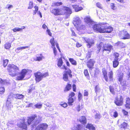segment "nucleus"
I'll return each mask as SVG.
<instances>
[{"mask_svg": "<svg viewBox=\"0 0 130 130\" xmlns=\"http://www.w3.org/2000/svg\"><path fill=\"white\" fill-rule=\"evenodd\" d=\"M50 11L53 15L55 16H61L65 14H70L72 12L71 9L68 7L63 6L61 8H51Z\"/></svg>", "mask_w": 130, "mask_h": 130, "instance_id": "1", "label": "nucleus"}, {"mask_svg": "<svg viewBox=\"0 0 130 130\" xmlns=\"http://www.w3.org/2000/svg\"><path fill=\"white\" fill-rule=\"evenodd\" d=\"M95 30L101 33H109L113 30V28L106 23H102L95 25L93 27Z\"/></svg>", "mask_w": 130, "mask_h": 130, "instance_id": "2", "label": "nucleus"}, {"mask_svg": "<svg viewBox=\"0 0 130 130\" xmlns=\"http://www.w3.org/2000/svg\"><path fill=\"white\" fill-rule=\"evenodd\" d=\"M36 117H37V116L35 115L28 117L27 120V124L26 123L25 119L23 118L20 119V122L17 124V125L18 128L22 130H26L27 129V126L29 125L32 123L33 121Z\"/></svg>", "mask_w": 130, "mask_h": 130, "instance_id": "3", "label": "nucleus"}, {"mask_svg": "<svg viewBox=\"0 0 130 130\" xmlns=\"http://www.w3.org/2000/svg\"><path fill=\"white\" fill-rule=\"evenodd\" d=\"M7 70L9 74L12 77L17 75V71L20 70L19 68L13 64H9L7 67Z\"/></svg>", "mask_w": 130, "mask_h": 130, "instance_id": "4", "label": "nucleus"}, {"mask_svg": "<svg viewBox=\"0 0 130 130\" xmlns=\"http://www.w3.org/2000/svg\"><path fill=\"white\" fill-rule=\"evenodd\" d=\"M82 21L80 18L76 17L74 21L73 24L77 30L79 31H82L86 29V26L84 25H80Z\"/></svg>", "mask_w": 130, "mask_h": 130, "instance_id": "5", "label": "nucleus"}, {"mask_svg": "<svg viewBox=\"0 0 130 130\" xmlns=\"http://www.w3.org/2000/svg\"><path fill=\"white\" fill-rule=\"evenodd\" d=\"M102 75L103 78L106 82L112 81L113 80V73L112 71L111 70L108 73V76L109 80H108V73L106 69L105 68L102 69Z\"/></svg>", "mask_w": 130, "mask_h": 130, "instance_id": "6", "label": "nucleus"}, {"mask_svg": "<svg viewBox=\"0 0 130 130\" xmlns=\"http://www.w3.org/2000/svg\"><path fill=\"white\" fill-rule=\"evenodd\" d=\"M34 75L35 77V80L36 83L39 82L43 78L46 77L49 75V73L48 72L42 73L39 71L35 73Z\"/></svg>", "mask_w": 130, "mask_h": 130, "instance_id": "7", "label": "nucleus"}, {"mask_svg": "<svg viewBox=\"0 0 130 130\" xmlns=\"http://www.w3.org/2000/svg\"><path fill=\"white\" fill-rule=\"evenodd\" d=\"M31 72V71L28 69H22L20 72L19 73V75L17 77L16 80L19 81L23 80L26 75L28 74Z\"/></svg>", "mask_w": 130, "mask_h": 130, "instance_id": "8", "label": "nucleus"}, {"mask_svg": "<svg viewBox=\"0 0 130 130\" xmlns=\"http://www.w3.org/2000/svg\"><path fill=\"white\" fill-rule=\"evenodd\" d=\"M113 46L111 45L105 44L103 46L102 53L103 54H107L110 53Z\"/></svg>", "mask_w": 130, "mask_h": 130, "instance_id": "9", "label": "nucleus"}, {"mask_svg": "<svg viewBox=\"0 0 130 130\" xmlns=\"http://www.w3.org/2000/svg\"><path fill=\"white\" fill-rule=\"evenodd\" d=\"M68 71H65L63 74V79L65 81H68L69 80L68 74L70 77L72 78V77L71 70L69 69H68Z\"/></svg>", "mask_w": 130, "mask_h": 130, "instance_id": "10", "label": "nucleus"}, {"mask_svg": "<svg viewBox=\"0 0 130 130\" xmlns=\"http://www.w3.org/2000/svg\"><path fill=\"white\" fill-rule=\"evenodd\" d=\"M123 103V98L122 96H120L119 98L116 96L114 101V103L118 106H121L122 105Z\"/></svg>", "mask_w": 130, "mask_h": 130, "instance_id": "11", "label": "nucleus"}, {"mask_svg": "<svg viewBox=\"0 0 130 130\" xmlns=\"http://www.w3.org/2000/svg\"><path fill=\"white\" fill-rule=\"evenodd\" d=\"M95 63V61L93 59H90L87 61L86 66L88 68L89 70H91L93 68Z\"/></svg>", "mask_w": 130, "mask_h": 130, "instance_id": "12", "label": "nucleus"}, {"mask_svg": "<svg viewBox=\"0 0 130 130\" xmlns=\"http://www.w3.org/2000/svg\"><path fill=\"white\" fill-rule=\"evenodd\" d=\"M121 36L123 37L122 38L123 39H130V35L125 30L122 31L121 32Z\"/></svg>", "mask_w": 130, "mask_h": 130, "instance_id": "13", "label": "nucleus"}, {"mask_svg": "<svg viewBox=\"0 0 130 130\" xmlns=\"http://www.w3.org/2000/svg\"><path fill=\"white\" fill-rule=\"evenodd\" d=\"M86 42L87 43L86 46L88 48H89L94 45V41L92 39L88 38L85 40Z\"/></svg>", "mask_w": 130, "mask_h": 130, "instance_id": "14", "label": "nucleus"}, {"mask_svg": "<svg viewBox=\"0 0 130 130\" xmlns=\"http://www.w3.org/2000/svg\"><path fill=\"white\" fill-rule=\"evenodd\" d=\"M50 43L52 45V47L55 46V44L57 48L59 50V52H60V50L59 46L57 42H56L55 43L54 40V39L53 37L50 40Z\"/></svg>", "mask_w": 130, "mask_h": 130, "instance_id": "15", "label": "nucleus"}, {"mask_svg": "<svg viewBox=\"0 0 130 130\" xmlns=\"http://www.w3.org/2000/svg\"><path fill=\"white\" fill-rule=\"evenodd\" d=\"M72 6L75 11L76 12L82 10L83 9V6L80 5H72Z\"/></svg>", "mask_w": 130, "mask_h": 130, "instance_id": "16", "label": "nucleus"}, {"mask_svg": "<svg viewBox=\"0 0 130 130\" xmlns=\"http://www.w3.org/2000/svg\"><path fill=\"white\" fill-rule=\"evenodd\" d=\"M62 58L64 59V58L63 56H61L60 58L58 59L57 65L59 67H61L63 63Z\"/></svg>", "mask_w": 130, "mask_h": 130, "instance_id": "17", "label": "nucleus"}, {"mask_svg": "<svg viewBox=\"0 0 130 130\" xmlns=\"http://www.w3.org/2000/svg\"><path fill=\"white\" fill-rule=\"evenodd\" d=\"M125 107L128 109H130V99L129 97H127L126 99Z\"/></svg>", "mask_w": 130, "mask_h": 130, "instance_id": "18", "label": "nucleus"}, {"mask_svg": "<svg viewBox=\"0 0 130 130\" xmlns=\"http://www.w3.org/2000/svg\"><path fill=\"white\" fill-rule=\"evenodd\" d=\"M116 45L120 48H124L126 47L125 44L121 41H118L115 43Z\"/></svg>", "mask_w": 130, "mask_h": 130, "instance_id": "19", "label": "nucleus"}, {"mask_svg": "<svg viewBox=\"0 0 130 130\" xmlns=\"http://www.w3.org/2000/svg\"><path fill=\"white\" fill-rule=\"evenodd\" d=\"M94 21H93L92 20H91L89 22H88L86 24H85L86 27L87 26L88 27H90L92 26H93V28L94 30H95L94 29L93 27L95 25H96L97 24H94Z\"/></svg>", "mask_w": 130, "mask_h": 130, "instance_id": "20", "label": "nucleus"}, {"mask_svg": "<svg viewBox=\"0 0 130 130\" xmlns=\"http://www.w3.org/2000/svg\"><path fill=\"white\" fill-rule=\"evenodd\" d=\"M119 64V60L118 59H114L112 61V66L113 68H116Z\"/></svg>", "mask_w": 130, "mask_h": 130, "instance_id": "21", "label": "nucleus"}, {"mask_svg": "<svg viewBox=\"0 0 130 130\" xmlns=\"http://www.w3.org/2000/svg\"><path fill=\"white\" fill-rule=\"evenodd\" d=\"M124 74L122 72H119L118 74V81L121 83L123 80Z\"/></svg>", "mask_w": 130, "mask_h": 130, "instance_id": "22", "label": "nucleus"}, {"mask_svg": "<svg viewBox=\"0 0 130 130\" xmlns=\"http://www.w3.org/2000/svg\"><path fill=\"white\" fill-rule=\"evenodd\" d=\"M62 3L61 2H57L53 3L51 6L52 7H57L62 5Z\"/></svg>", "mask_w": 130, "mask_h": 130, "instance_id": "23", "label": "nucleus"}, {"mask_svg": "<svg viewBox=\"0 0 130 130\" xmlns=\"http://www.w3.org/2000/svg\"><path fill=\"white\" fill-rule=\"evenodd\" d=\"M86 128L89 129V130H95V128L93 125L90 124H87Z\"/></svg>", "mask_w": 130, "mask_h": 130, "instance_id": "24", "label": "nucleus"}, {"mask_svg": "<svg viewBox=\"0 0 130 130\" xmlns=\"http://www.w3.org/2000/svg\"><path fill=\"white\" fill-rule=\"evenodd\" d=\"M74 99L73 98H69L68 99V104L69 106L72 105H73V103L74 102V99Z\"/></svg>", "mask_w": 130, "mask_h": 130, "instance_id": "25", "label": "nucleus"}, {"mask_svg": "<svg viewBox=\"0 0 130 130\" xmlns=\"http://www.w3.org/2000/svg\"><path fill=\"white\" fill-rule=\"evenodd\" d=\"M14 95L15 96V98L17 100L21 99H23L24 97V96L22 94H14Z\"/></svg>", "mask_w": 130, "mask_h": 130, "instance_id": "26", "label": "nucleus"}, {"mask_svg": "<svg viewBox=\"0 0 130 130\" xmlns=\"http://www.w3.org/2000/svg\"><path fill=\"white\" fill-rule=\"evenodd\" d=\"M84 73L85 76L87 79L88 80H90V77L87 69H84Z\"/></svg>", "mask_w": 130, "mask_h": 130, "instance_id": "27", "label": "nucleus"}, {"mask_svg": "<svg viewBox=\"0 0 130 130\" xmlns=\"http://www.w3.org/2000/svg\"><path fill=\"white\" fill-rule=\"evenodd\" d=\"M80 122L83 124H85L86 123V119L85 116H82L80 119H79Z\"/></svg>", "mask_w": 130, "mask_h": 130, "instance_id": "28", "label": "nucleus"}, {"mask_svg": "<svg viewBox=\"0 0 130 130\" xmlns=\"http://www.w3.org/2000/svg\"><path fill=\"white\" fill-rule=\"evenodd\" d=\"M47 127V125L45 124H40L39 126V129L42 130L45 129Z\"/></svg>", "mask_w": 130, "mask_h": 130, "instance_id": "29", "label": "nucleus"}, {"mask_svg": "<svg viewBox=\"0 0 130 130\" xmlns=\"http://www.w3.org/2000/svg\"><path fill=\"white\" fill-rule=\"evenodd\" d=\"M40 56L37 57L36 58H34V61H40L42 60V59L44 58L43 57L42 55V54H40L39 55Z\"/></svg>", "mask_w": 130, "mask_h": 130, "instance_id": "30", "label": "nucleus"}, {"mask_svg": "<svg viewBox=\"0 0 130 130\" xmlns=\"http://www.w3.org/2000/svg\"><path fill=\"white\" fill-rule=\"evenodd\" d=\"M71 86H72L71 84H70L68 83L64 88V91H69L71 89Z\"/></svg>", "mask_w": 130, "mask_h": 130, "instance_id": "31", "label": "nucleus"}, {"mask_svg": "<svg viewBox=\"0 0 130 130\" xmlns=\"http://www.w3.org/2000/svg\"><path fill=\"white\" fill-rule=\"evenodd\" d=\"M69 60L72 64L74 66H76L77 64L76 61L74 59L70 58L69 59Z\"/></svg>", "mask_w": 130, "mask_h": 130, "instance_id": "32", "label": "nucleus"}, {"mask_svg": "<svg viewBox=\"0 0 130 130\" xmlns=\"http://www.w3.org/2000/svg\"><path fill=\"white\" fill-rule=\"evenodd\" d=\"M11 43L7 42L4 45V47L6 49H9L11 47Z\"/></svg>", "mask_w": 130, "mask_h": 130, "instance_id": "33", "label": "nucleus"}, {"mask_svg": "<svg viewBox=\"0 0 130 130\" xmlns=\"http://www.w3.org/2000/svg\"><path fill=\"white\" fill-rule=\"evenodd\" d=\"M13 94L11 93L8 95L7 100L8 101H11L12 100H13Z\"/></svg>", "mask_w": 130, "mask_h": 130, "instance_id": "34", "label": "nucleus"}, {"mask_svg": "<svg viewBox=\"0 0 130 130\" xmlns=\"http://www.w3.org/2000/svg\"><path fill=\"white\" fill-rule=\"evenodd\" d=\"M127 123L124 122L120 125L119 126L120 127V128L125 129L127 127Z\"/></svg>", "mask_w": 130, "mask_h": 130, "instance_id": "35", "label": "nucleus"}, {"mask_svg": "<svg viewBox=\"0 0 130 130\" xmlns=\"http://www.w3.org/2000/svg\"><path fill=\"white\" fill-rule=\"evenodd\" d=\"M41 120L40 118H38L34 122L33 124V125L34 126H36L40 122Z\"/></svg>", "mask_w": 130, "mask_h": 130, "instance_id": "36", "label": "nucleus"}, {"mask_svg": "<svg viewBox=\"0 0 130 130\" xmlns=\"http://www.w3.org/2000/svg\"><path fill=\"white\" fill-rule=\"evenodd\" d=\"M113 56L114 57V59H118L119 60V54L117 52H115L113 54Z\"/></svg>", "mask_w": 130, "mask_h": 130, "instance_id": "37", "label": "nucleus"}, {"mask_svg": "<svg viewBox=\"0 0 130 130\" xmlns=\"http://www.w3.org/2000/svg\"><path fill=\"white\" fill-rule=\"evenodd\" d=\"M23 28H15L12 29V30L14 32H16L17 31H20L22 30L25 27L24 26H23Z\"/></svg>", "mask_w": 130, "mask_h": 130, "instance_id": "38", "label": "nucleus"}, {"mask_svg": "<svg viewBox=\"0 0 130 130\" xmlns=\"http://www.w3.org/2000/svg\"><path fill=\"white\" fill-rule=\"evenodd\" d=\"M72 130H80V125L79 124L77 126H74L72 128Z\"/></svg>", "mask_w": 130, "mask_h": 130, "instance_id": "39", "label": "nucleus"}, {"mask_svg": "<svg viewBox=\"0 0 130 130\" xmlns=\"http://www.w3.org/2000/svg\"><path fill=\"white\" fill-rule=\"evenodd\" d=\"M84 22L86 23L85 24H86L92 20L89 17H86L84 18Z\"/></svg>", "mask_w": 130, "mask_h": 130, "instance_id": "40", "label": "nucleus"}, {"mask_svg": "<svg viewBox=\"0 0 130 130\" xmlns=\"http://www.w3.org/2000/svg\"><path fill=\"white\" fill-rule=\"evenodd\" d=\"M8 83L7 80L6 79L3 80L2 78H0V83L1 85H5L7 84Z\"/></svg>", "mask_w": 130, "mask_h": 130, "instance_id": "41", "label": "nucleus"}, {"mask_svg": "<svg viewBox=\"0 0 130 130\" xmlns=\"http://www.w3.org/2000/svg\"><path fill=\"white\" fill-rule=\"evenodd\" d=\"M10 102V101H7V102L6 103V105L8 108H11V107H13V106L11 105V103Z\"/></svg>", "mask_w": 130, "mask_h": 130, "instance_id": "42", "label": "nucleus"}, {"mask_svg": "<svg viewBox=\"0 0 130 130\" xmlns=\"http://www.w3.org/2000/svg\"><path fill=\"white\" fill-rule=\"evenodd\" d=\"M35 90V87L30 86L29 87V88L28 90V93H30L33 92Z\"/></svg>", "mask_w": 130, "mask_h": 130, "instance_id": "43", "label": "nucleus"}, {"mask_svg": "<svg viewBox=\"0 0 130 130\" xmlns=\"http://www.w3.org/2000/svg\"><path fill=\"white\" fill-rule=\"evenodd\" d=\"M42 106V104L41 103H38L35 105V107L38 109L41 108Z\"/></svg>", "mask_w": 130, "mask_h": 130, "instance_id": "44", "label": "nucleus"}, {"mask_svg": "<svg viewBox=\"0 0 130 130\" xmlns=\"http://www.w3.org/2000/svg\"><path fill=\"white\" fill-rule=\"evenodd\" d=\"M60 105L64 108L68 106V104L67 103L63 102H61Z\"/></svg>", "mask_w": 130, "mask_h": 130, "instance_id": "45", "label": "nucleus"}, {"mask_svg": "<svg viewBox=\"0 0 130 130\" xmlns=\"http://www.w3.org/2000/svg\"><path fill=\"white\" fill-rule=\"evenodd\" d=\"M9 60L7 59H6L3 60V64L4 67H5L8 64Z\"/></svg>", "mask_w": 130, "mask_h": 130, "instance_id": "46", "label": "nucleus"}, {"mask_svg": "<svg viewBox=\"0 0 130 130\" xmlns=\"http://www.w3.org/2000/svg\"><path fill=\"white\" fill-rule=\"evenodd\" d=\"M5 91V89L4 87H0V94H3Z\"/></svg>", "mask_w": 130, "mask_h": 130, "instance_id": "47", "label": "nucleus"}, {"mask_svg": "<svg viewBox=\"0 0 130 130\" xmlns=\"http://www.w3.org/2000/svg\"><path fill=\"white\" fill-rule=\"evenodd\" d=\"M34 8L35 9V10H33V15L35 14H36L37 12L38 11V9H39L38 7L36 5L34 7Z\"/></svg>", "mask_w": 130, "mask_h": 130, "instance_id": "48", "label": "nucleus"}, {"mask_svg": "<svg viewBox=\"0 0 130 130\" xmlns=\"http://www.w3.org/2000/svg\"><path fill=\"white\" fill-rule=\"evenodd\" d=\"M110 92L113 94H115V93L114 88L112 86H110L109 87Z\"/></svg>", "mask_w": 130, "mask_h": 130, "instance_id": "49", "label": "nucleus"}, {"mask_svg": "<svg viewBox=\"0 0 130 130\" xmlns=\"http://www.w3.org/2000/svg\"><path fill=\"white\" fill-rule=\"evenodd\" d=\"M29 47L28 46H25L23 47H17V49L18 51L21 50V51L23 49H25L26 48H28Z\"/></svg>", "mask_w": 130, "mask_h": 130, "instance_id": "50", "label": "nucleus"}, {"mask_svg": "<svg viewBox=\"0 0 130 130\" xmlns=\"http://www.w3.org/2000/svg\"><path fill=\"white\" fill-rule=\"evenodd\" d=\"M29 6L28 7V9H31L33 7V4L32 2L30 1L29 3Z\"/></svg>", "mask_w": 130, "mask_h": 130, "instance_id": "51", "label": "nucleus"}, {"mask_svg": "<svg viewBox=\"0 0 130 130\" xmlns=\"http://www.w3.org/2000/svg\"><path fill=\"white\" fill-rule=\"evenodd\" d=\"M91 52H88L86 55V58L87 59L90 58L91 57Z\"/></svg>", "mask_w": 130, "mask_h": 130, "instance_id": "52", "label": "nucleus"}, {"mask_svg": "<svg viewBox=\"0 0 130 130\" xmlns=\"http://www.w3.org/2000/svg\"><path fill=\"white\" fill-rule=\"evenodd\" d=\"M102 47V45L101 44H99L97 46V47L98 49L97 52V53H99Z\"/></svg>", "mask_w": 130, "mask_h": 130, "instance_id": "53", "label": "nucleus"}, {"mask_svg": "<svg viewBox=\"0 0 130 130\" xmlns=\"http://www.w3.org/2000/svg\"><path fill=\"white\" fill-rule=\"evenodd\" d=\"M75 94L74 92H72L69 94V98H73L75 95Z\"/></svg>", "mask_w": 130, "mask_h": 130, "instance_id": "54", "label": "nucleus"}, {"mask_svg": "<svg viewBox=\"0 0 130 130\" xmlns=\"http://www.w3.org/2000/svg\"><path fill=\"white\" fill-rule=\"evenodd\" d=\"M96 6L100 9H102L103 8L102 5L99 2H98L96 3Z\"/></svg>", "mask_w": 130, "mask_h": 130, "instance_id": "55", "label": "nucleus"}, {"mask_svg": "<svg viewBox=\"0 0 130 130\" xmlns=\"http://www.w3.org/2000/svg\"><path fill=\"white\" fill-rule=\"evenodd\" d=\"M53 51V53L55 56H56L57 54V50L55 46L52 47Z\"/></svg>", "mask_w": 130, "mask_h": 130, "instance_id": "56", "label": "nucleus"}, {"mask_svg": "<svg viewBox=\"0 0 130 130\" xmlns=\"http://www.w3.org/2000/svg\"><path fill=\"white\" fill-rule=\"evenodd\" d=\"M110 7L111 9H112L113 10H115L116 9L115 8V4L114 3H111Z\"/></svg>", "mask_w": 130, "mask_h": 130, "instance_id": "57", "label": "nucleus"}, {"mask_svg": "<svg viewBox=\"0 0 130 130\" xmlns=\"http://www.w3.org/2000/svg\"><path fill=\"white\" fill-rule=\"evenodd\" d=\"M82 98V95L81 93L79 92L78 93V100L80 101Z\"/></svg>", "mask_w": 130, "mask_h": 130, "instance_id": "58", "label": "nucleus"}, {"mask_svg": "<svg viewBox=\"0 0 130 130\" xmlns=\"http://www.w3.org/2000/svg\"><path fill=\"white\" fill-rule=\"evenodd\" d=\"M89 93L86 90H84V96H88V95Z\"/></svg>", "mask_w": 130, "mask_h": 130, "instance_id": "59", "label": "nucleus"}, {"mask_svg": "<svg viewBox=\"0 0 130 130\" xmlns=\"http://www.w3.org/2000/svg\"><path fill=\"white\" fill-rule=\"evenodd\" d=\"M72 87L73 89V91L74 92H76V87L75 84H73L72 85Z\"/></svg>", "mask_w": 130, "mask_h": 130, "instance_id": "60", "label": "nucleus"}, {"mask_svg": "<svg viewBox=\"0 0 130 130\" xmlns=\"http://www.w3.org/2000/svg\"><path fill=\"white\" fill-rule=\"evenodd\" d=\"M46 31L47 32L48 34L50 36H52V33L51 32L50 30L49 29H47L46 30Z\"/></svg>", "mask_w": 130, "mask_h": 130, "instance_id": "61", "label": "nucleus"}, {"mask_svg": "<svg viewBox=\"0 0 130 130\" xmlns=\"http://www.w3.org/2000/svg\"><path fill=\"white\" fill-rule=\"evenodd\" d=\"M76 46L77 47H79L82 46V45L78 42H77L76 43Z\"/></svg>", "mask_w": 130, "mask_h": 130, "instance_id": "62", "label": "nucleus"}, {"mask_svg": "<svg viewBox=\"0 0 130 130\" xmlns=\"http://www.w3.org/2000/svg\"><path fill=\"white\" fill-rule=\"evenodd\" d=\"M61 69L64 70H67L68 69L67 67L65 65H63L62 67L61 68Z\"/></svg>", "mask_w": 130, "mask_h": 130, "instance_id": "63", "label": "nucleus"}, {"mask_svg": "<svg viewBox=\"0 0 130 130\" xmlns=\"http://www.w3.org/2000/svg\"><path fill=\"white\" fill-rule=\"evenodd\" d=\"M76 110L78 111H79L80 110V105H79L76 108Z\"/></svg>", "mask_w": 130, "mask_h": 130, "instance_id": "64", "label": "nucleus"}]
</instances>
